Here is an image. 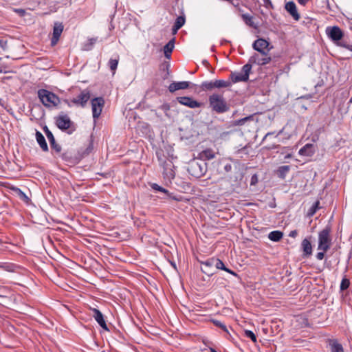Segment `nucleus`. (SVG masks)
<instances>
[{
	"label": "nucleus",
	"instance_id": "f257e3e1",
	"mask_svg": "<svg viewBox=\"0 0 352 352\" xmlns=\"http://www.w3.org/2000/svg\"><path fill=\"white\" fill-rule=\"evenodd\" d=\"M157 157L158 161L160 162V165L163 167V175L164 178L170 182L175 175L174 170V164L173 162L168 159H165V156L163 154V151H157L156 152Z\"/></svg>",
	"mask_w": 352,
	"mask_h": 352
},
{
	"label": "nucleus",
	"instance_id": "f03ea898",
	"mask_svg": "<svg viewBox=\"0 0 352 352\" xmlns=\"http://www.w3.org/2000/svg\"><path fill=\"white\" fill-rule=\"evenodd\" d=\"M37 94L41 103L47 108L56 107L60 103L59 97L47 89H38Z\"/></svg>",
	"mask_w": 352,
	"mask_h": 352
},
{
	"label": "nucleus",
	"instance_id": "7ed1b4c3",
	"mask_svg": "<svg viewBox=\"0 0 352 352\" xmlns=\"http://www.w3.org/2000/svg\"><path fill=\"white\" fill-rule=\"evenodd\" d=\"M209 104L212 111L218 113H222L229 110L223 96L218 94H213L209 96Z\"/></svg>",
	"mask_w": 352,
	"mask_h": 352
},
{
	"label": "nucleus",
	"instance_id": "20e7f679",
	"mask_svg": "<svg viewBox=\"0 0 352 352\" xmlns=\"http://www.w3.org/2000/svg\"><path fill=\"white\" fill-rule=\"evenodd\" d=\"M207 170L206 163L198 162L196 160H191L188 166V172L195 178H200L205 175Z\"/></svg>",
	"mask_w": 352,
	"mask_h": 352
},
{
	"label": "nucleus",
	"instance_id": "39448f33",
	"mask_svg": "<svg viewBox=\"0 0 352 352\" xmlns=\"http://www.w3.org/2000/svg\"><path fill=\"white\" fill-rule=\"evenodd\" d=\"M331 228L327 226L318 233V250L327 252L331 247Z\"/></svg>",
	"mask_w": 352,
	"mask_h": 352
},
{
	"label": "nucleus",
	"instance_id": "423d86ee",
	"mask_svg": "<svg viewBox=\"0 0 352 352\" xmlns=\"http://www.w3.org/2000/svg\"><path fill=\"white\" fill-rule=\"evenodd\" d=\"M252 66L251 64H245L243 66L241 72H231L230 75V82L232 85L239 82H246L249 79L250 73Z\"/></svg>",
	"mask_w": 352,
	"mask_h": 352
},
{
	"label": "nucleus",
	"instance_id": "0eeeda50",
	"mask_svg": "<svg viewBox=\"0 0 352 352\" xmlns=\"http://www.w3.org/2000/svg\"><path fill=\"white\" fill-rule=\"evenodd\" d=\"M90 91L87 89H84L81 91V92L75 98H73L70 100H65V103L69 107H72L73 105L77 107H85L90 99Z\"/></svg>",
	"mask_w": 352,
	"mask_h": 352
},
{
	"label": "nucleus",
	"instance_id": "6e6552de",
	"mask_svg": "<svg viewBox=\"0 0 352 352\" xmlns=\"http://www.w3.org/2000/svg\"><path fill=\"white\" fill-rule=\"evenodd\" d=\"M93 118L96 120L100 116L104 105V100L102 97L94 98L91 101Z\"/></svg>",
	"mask_w": 352,
	"mask_h": 352
},
{
	"label": "nucleus",
	"instance_id": "1a4fd4ad",
	"mask_svg": "<svg viewBox=\"0 0 352 352\" xmlns=\"http://www.w3.org/2000/svg\"><path fill=\"white\" fill-rule=\"evenodd\" d=\"M325 32L333 42L339 41L343 37V32L338 26H329L326 28Z\"/></svg>",
	"mask_w": 352,
	"mask_h": 352
},
{
	"label": "nucleus",
	"instance_id": "9d476101",
	"mask_svg": "<svg viewBox=\"0 0 352 352\" xmlns=\"http://www.w3.org/2000/svg\"><path fill=\"white\" fill-rule=\"evenodd\" d=\"M272 58L270 56L266 55H263L261 56L258 54H253L249 59L248 63L247 64H256L258 65H265L268 64L271 61Z\"/></svg>",
	"mask_w": 352,
	"mask_h": 352
},
{
	"label": "nucleus",
	"instance_id": "9b49d317",
	"mask_svg": "<svg viewBox=\"0 0 352 352\" xmlns=\"http://www.w3.org/2000/svg\"><path fill=\"white\" fill-rule=\"evenodd\" d=\"M177 100L179 104L191 109L199 108L202 106V103L194 100L191 97L180 96L177 98Z\"/></svg>",
	"mask_w": 352,
	"mask_h": 352
},
{
	"label": "nucleus",
	"instance_id": "f8f14e48",
	"mask_svg": "<svg viewBox=\"0 0 352 352\" xmlns=\"http://www.w3.org/2000/svg\"><path fill=\"white\" fill-rule=\"evenodd\" d=\"M56 124L58 129L62 131H65L70 128L72 121L67 115H60L56 119Z\"/></svg>",
	"mask_w": 352,
	"mask_h": 352
},
{
	"label": "nucleus",
	"instance_id": "ddd939ff",
	"mask_svg": "<svg viewBox=\"0 0 352 352\" xmlns=\"http://www.w3.org/2000/svg\"><path fill=\"white\" fill-rule=\"evenodd\" d=\"M269 45V43L263 39V38H258L256 40L252 45V47L254 50L256 51L260 52L262 55H266L267 54L268 50H265Z\"/></svg>",
	"mask_w": 352,
	"mask_h": 352
},
{
	"label": "nucleus",
	"instance_id": "4468645a",
	"mask_svg": "<svg viewBox=\"0 0 352 352\" xmlns=\"http://www.w3.org/2000/svg\"><path fill=\"white\" fill-rule=\"evenodd\" d=\"M63 31V25L61 23L56 22L54 23L53 29V36L51 40V44L52 46L56 45L59 38Z\"/></svg>",
	"mask_w": 352,
	"mask_h": 352
},
{
	"label": "nucleus",
	"instance_id": "2eb2a0df",
	"mask_svg": "<svg viewBox=\"0 0 352 352\" xmlns=\"http://www.w3.org/2000/svg\"><path fill=\"white\" fill-rule=\"evenodd\" d=\"M190 85L192 84L188 81L173 82L168 86V90L170 92L173 93L177 90L186 89L190 87Z\"/></svg>",
	"mask_w": 352,
	"mask_h": 352
},
{
	"label": "nucleus",
	"instance_id": "dca6fc26",
	"mask_svg": "<svg viewBox=\"0 0 352 352\" xmlns=\"http://www.w3.org/2000/svg\"><path fill=\"white\" fill-rule=\"evenodd\" d=\"M43 130L45 133L47 138L48 139L50 146L52 148L56 151V152L59 153L61 151V146L56 142L55 138L54 137L53 133L51 131L47 128V126H45Z\"/></svg>",
	"mask_w": 352,
	"mask_h": 352
},
{
	"label": "nucleus",
	"instance_id": "f3484780",
	"mask_svg": "<svg viewBox=\"0 0 352 352\" xmlns=\"http://www.w3.org/2000/svg\"><path fill=\"white\" fill-rule=\"evenodd\" d=\"M91 311L93 312V317L96 320V322L98 323V324L104 330L109 331V329L107 327V325L106 324V322L104 320L103 314L101 313V311L96 308L91 309Z\"/></svg>",
	"mask_w": 352,
	"mask_h": 352
},
{
	"label": "nucleus",
	"instance_id": "a211bd4d",
	"mask_svg": "<svg viewBox=\"0 0 352 352\" xmlns=\"http://www.w3.org/2000/svg\"><path fill=\"white\" fill-rule=\"evenodd\" d=\"M285 10L290 14L293 19L296 21L300 19V14H298L296 6L293 1H289L285 4Z\"/></svg>",
	"mask_w": 352,
	"mask_h": 352
},
{
	"label": "nucleus",
	"instance_id": "6ab92c4d",
	"mask_svg": "<svg viewBox=\"0 0 352 352\" xmlns=\"http://www.w3.org/2000/svg\"><path fill=\"white\" fill-rule=\"evenodd\" d=\"M328 347L330 352H344L342 345L336 339H329Z\"/></svg>",
	"mask_w": 352,
	"mask_h": 352
},
{
	"label": "nucleus",
	"instance_id": "aec40b11",
	"mask_svg": "<svg viewBox=\"0 0 352 352\" xmlns=\"http://www.w3.org/2000/svg\"><path fill=\"white\" fill-rule=\"evenodd\" d=\"M303 257H309L312 254V245L308 239H304L301 243Z\"/></svg>",
	"mask_w": 352,
	"mask_h": 352
},
{
	"label": "nucleus",
	"instance_id": "412c9836",
	"mask_svg": "<svg viewBox=\"0 0 352 352\" xmlns=\"http://www.w3.org/2000/svg\"><path fill=\"white\" fill-rule=\"evenodd\" d=\"M198 157L203 161L210 160L215 157L214 151L211 148H206L198 154Z\"/></svg>",
	"mask_w": 352,
	"mask_h": 352
},
{
	"label": "nucleus",
	"instance_id": "4be33fe9",
	"mask_svg": "<svg viewBox=\"0 0 352 352\" xmlns=\"http://www.w3.org/2000/svg\"><path fill=\"white\" fill-rule=\"evenodd\" d=\"M35 136L36 142L41 148V149L45 152L48 151V146L43 135L40 131H36Z\"/></svg>",
	"mask_w": 352,
	"mask_h": 352
},
{
	"label": "nucleus",
	"instance_id": "5701e85b",
	"mask_svg": "<svg viewBox=\"0 0 352 352\" xmlns=\"http://www.w3.org/2000/svg\"><path fill=\"white\" fill-rule=\"evenodd\" d=\"M298 153L300 155L311 156L314 153V149L313 144H307L302 148L299 150Z\"/></svg>",
	"mask_w": 352,
	"mask_h": 352
},
{
	"label": "nucleus",
	"instance_id": "b1692460",
	"mask_svg": "<svg viewBox=\"0 0 352 352\" xmlns=\"http://www.w3.org/2000/svg\"><path fill=\"white\" fill-rule=\"evenodd\" d=\"M175 46V39L173 38L168 42L164 47V53L166 58H170V54L173 52Z\"/></svg>",
	"mask_w": 352,
	"mask_h": 352
},
{
	"label": "nucleus",
	"instance_id": "393cba45",
	"mask_svg": "<svg viewBox=\"0 0 352 352\" xmlns=\"http://www.w3.org/2000/svg\"><path fill=\"white\" fill-rule=\"evenodd\" d=\"M10 189L24 202L28 203L30 201V198L26 195V194L23 192L19 188L16 186H12L10 187Z\"/></svg>",
	"mask_w": 352,
	"mask_h": 352
},
{
	"label": "nucleus",
	"instance_id": "a878e982",
	"mask_svg": "<svg viewBox=\"0 0 352 352\" xmlns=\"http://www.w3.org/2000/svg\"><path fill=\"white\" fill-rule=\"evenodd\" d=\"M185 23V17L183 16H179L176 19L175 24L173 27V32L175 34L178 30H179Z\"/></svg>",
	"mask_w": 352,
	"mask_h": 352
},
{
	"label": "nucleus",
	"instance_id": "bb28decb",
	"mask_svg": "<svg viewBox=\"0 0 352 352\" xmlns=\"http://www.w3.org/2000/svg\"><path fill=\"white\" fill-rule=\"evenodd\" d=\"M283 232L280 231H278V230L272 231V232H270V234L268 235V238L271 241H275V242L279 241L283 238Z\"/></svg>",
	"mask_w": 352,
	"mask_h": 352
},
{
	"label": "nucleus",
	"instance_id": "cd10ccee",
	"mask_svg": "<svg viewBox=\"0 0 352 352\" xmlns=\"http://www.w3.org/2000/svg\"><path fill=\"white\" fill-rule=\"evenodd\" d=\"M118 62H119V56H117L114 58H111L109 60L108 65H109L111 71L112 72L113 74H114L116 72V70L118 67Z\"/></svg>",
	"mask_w": 352,
	"mask_h": 352
},
{
	"label": "nucleus",
	"instance_id": "c85d7f7f",
	"mask_svg": "<svg viewBox=\"0 0 352 352\" xmlns=\"http://www.w3.org/2000/svg\"><path fill=\"white\" fill-rule=\"evenodd\" d=\"M241 18L245 23L249 27L255 28L254 23L253 21V16L249 14H242Z\"/></svg>",
	"mask_w": 352,
	"mask_h": 352
},
{
	"label": "nucleus",
	"instance_id": "c756f323",
	"mask_svg": "<svg viewBox=\"0 0 352 352\" xmlns=\"http://www.w3.org/2000/svg\"><path fill=\"white\" fill-rule=\"evenodd\" d=\"M215 88H226L232 86V82L230 80H214Z\"/></svg>",
	"mask_w": 352,
	"mask_h": 352
},
{
	"label": "nucleus",
	"instance_id": "7c9ffc66",
	"mask_svg": "<svg viewBox=\"0 0 352 352\" xmlns=\"http://www.w3.org/2000/svg\"><path fill=\"white\" fill-rule=\"evenodd\" d=\"M290 170V166L288 165L280 166L278 169V177L281 179H285L286 175Z\"/></svg>",
	"mask_w": 352,
	"mask_h": 352
},
{
	"label": "nucleus",
	"instance_id": "2f4dec72",
	"mask_svg": "<svg viewBox=\"0 0 352 352\" xmlns=\"http://www.w3.org/2000/svg\"><path fill=\"white\" fill-rule=\"evenodd\" d=\"M215 82L214 81H205L201 83V88L204 90H212L215 88L214 86Z\"/></svg>",
	"mask_w": 352,
	"mask_h": 352
},
{
	"label": "nucleus",
	"instance_id": "473e14b6",
	"mask_svg": "<svg viewBox=\"0 0 352 352\" xmlns=\"http://www.w3.org/2000/svg\"><path fill=\"white\" fill-rule=\"evenodd\" d=\"M319 201H317L316 202H315L312 206L308 210V212H307V215L309 217H312L314 215V214L316 212V211L318 210V209L319 208Z\"/></svg>",
	"mask_w": 352,
	"mask_h": 352
},
{
	"label": "nucleus",
	"instance_id": "72a5a7b5",
	"mask_svg": "<svg viewBox=\"0 0 352 352\" xmlns=\"http://www.w3.org/2000/svg\"><path fill=\"white\" fill-rule=\"evenodd\" d=\"M252 118H253V116H248V117L243 118L242 119L236 120L235 125H237V126L243 125L247 121L252 120Z\"/></svg>",
	"mask_w": 352,
	"mask_h": 352
},
{
	"label": "nucleus",
	"instance_id": "f704fd0d",
	"mask_svg": "<svg viewBox=\"0 0 352 352\" xmlns=\"http://www.w3.org/2000/svg\"><path fill=\"white\" fill-rule=\"evenodd\" d=\"M349 285H350L349 280L346 278H344L342 280L341 283H340V289L342 291L346 289L349 287Z\"/></svg>",
	"mask_w": 352,
	"mask_h": 352
},
{
	"label": "nucleus",
	"instance_id": "c9c22d12",
	"mask_svg": "<svg viewBox=\"0 0 352 352\" xmlns=\"http://www.w3.org/2000/svg\"><path fill=\"white\" fill-rule=\"evenodd\" d=\"M244 333H245V336L247 338H250L252 340V342H254V343L256 342V337L255 334L252 331L245 330Z\"/></svg>",
	"mask_w": 352,
	"mask_h": 352
},
{
	"label": "nucleus",
	"instance_id": "e433bc0d",
	"mask_svg": "<svg viewBox=\"0 0 352 352\" xmlns=\"http://www.w3.org/2000/svg\"><path fill=\"white\" fill-rule=\"evenodd\" d=\"M214 266L217 268V269H220V270H225L226 269V266L224 265V263H223V261L219 258H215V261H214Z\"/></svg>",
	"mask_w": 352,
	"mask_h": 352
},
{
	"label": "nucleus",
	"instance_id": "4c0bfd02",
	"mask_svg": "<svg viewBox=\"0 0 352 352\" xmlns=\"http://www.w3.org/2000/svg\"><path fill=\"white\" fill-rule=\"evenodd\" d=\"M151 188L155 190L162 192L165 194H168V191L166 189L162 188V186H159L157 184H153L151 185Z\"/></svg>",
	"mask_w": 352,
	"mask_h": 352
},
{
	"label": "nucleus",
	"instance_id": "58836bf2",
	"mask_svg": "<svg viewBox=\"0 0 352 352\" xmlns=\"http://www.w3.org/2000/svg\"><path fill=\"white\" fill-rule=\"evenodd\" d=\"M215 258H210L206 260V261L201 262V264L206 267H211L214 265Z\"/></svg>",
	"mask_w": 352,
	"mask_h": 352
},
{
	"label": "nucleus",
	"instance_id": "ea45409f",
	"mask_svg": "<svg viewBox=\"0 0 352 352\" xmlns=\"http://www.w3.org/2000/svg\"><path fill=\"white\" fill-rule=\"evenodd\" d=\"M0 267L4 269L6 271L12 272L13 271V266L9 263H3L0 265Z\"/></svg>",
	"mask_w": 352,
	"mask_h": 352
},
{
	"label": "nucleus",
	"instance_id": "a19ab883",
	"mask_svg": "<svg viewBox=\"0 0 352 352\" xmlns=\"http://www.w3.org/2000/svg\"><path fill=\"white\" fill-rule=\"evenodd\" d=\"M264 3V6L266 8L270 9L273 8L272 3L270 0H263Z\"/></svg>",
	"mask_w": 352,
	"mask_h": 352
},
{
	"label": "nucleus",
	"instance_id": "79ce46f5",
	"mask_svg": "<svg viewBox=\"0 0 352 352\" xmlns=\"http://www.w3.org/2000/svg\"><path fill=\"white\" fill-rule=\"evenodd\" d=\"M223 169L226 173H228L231 171L232 170V164L230 163H226L223 166Z\"/></svg>",
	"mask_w": 352,
	"mask_h": 352
},
{
	"label": "nucleus",
	"instance_id": "37998d69",
	"mask_svg": "<svg viewBox=\"0 0 352 352\" xmlns=\"http://www.w3.org/2000/svg\"><path fill=\"white\" fill-rule=\"evenodd\" d=\"M324 252H324V251L318 252L316 256V258L318 260H322L324 258Z\"/></svg>",
	"mask_w": 352,
	"mask_h": 352
},
{
	"label": "nucleus",
	"instance_id": "c03bdc74",
	"mask_svg": "<svg viewBox=\"0 0 352 352\" xmlns=\"http://www.w3.org/2000/svg\"><path fill=\"white\" fill-rule=\"evenodd\" d=\"M214 323L215 324L216 326L219 327L223 329H226V326L223 323H221L220 321L216 320V321H214Z\"/></svg>",
	"mask_w": 352,
	"mask_h": 352
},
{
	"label": "nucleus",
	"instance_id": "a18cd8bd",
	"mask_svg": "<svg viewBox=\"0 0 352 352\" xmlns=\"http://www.w3.org/2000/svg\"><path fill=\"white\" fill-rule=\"evenodd\" d=\"M298 235V232L297 230H292L289 234V236L290 237H292V238H295L296 237V236Z\"/></svg>",
	"mask_w": 352,
	"mask_h": 352
},
{
	"label": "nucleus",
	"instance_id": "49530a36",
	"mask_svg": "<svg viewBox=\"0 0 352 352\" xmlns=\"http://www.w3.org/2000/svg\"><path fill=\"white\" fill-rule=\"evenodd\" d=\"M226 272L230 273V274L234 276H238L236 272H234V271L226 267L225 270Z\"/></svg>",
	"mask_w": 352,
	"mask_h": 352
},
{
	"label": "nucleus",
	"instance_id": "de8ad7c7",
	"mask_svg": "<svg viewBox=\"0 0 352 352\" xmlns=\"http://www.w3.org/2000/svg\"><path fill=\"white\" fill-rule=\"evenodd\" d=\"M309 1V0H298V2L302 6H305Z\"/></svg>",
	"mask_w": 352,
	"mask_h": 352
},
{
	"label": "nucleus",
	"instance_id": "09e8293b",
	"mask_svg": "<svg viewBox=\"0 0 352 352\" xmlns=\"http://www.w3.org/2000/svg\"><path fill=\"white\" fill-rule=\"evenodd\" d=\"M96 40H97L96 38H92L89 40V42L91 45H93L96 42Z\"/></svg>",
	"mask_w": 352,
	"mask_h": 352
},
{
	"label": "nucleus",
	"instance_id": "8fccbe9b",
	"mask_svg": "<svg viewBox=\"0 0 352 352\" xmlns=\"http://www.w3.org/2000/svg\"><path fill=\"white\" fill-rule=\"evenodd\" d=\"M274 135V132H272V133H267L265 135V137H264V138H263V140H265V139H267V138H269V137H270L271 135Z\"/></svg>",
	"mask_w": 352,
	"mask_h": 352
},
{
	"label": "nucleus",
	"instance_id": "3c124183",
	"mask_svg": "<svg viewBox=\"0 0 352 352\" xmlns=\"http://www.w3.org/2000/svg\"><path fill=\"white\" fill-rule=\"evenodd\" d=\"M282 130H280L276 135L275 137L277 138L281 133H282Z\"/></svg>",
	"mask_w": 352,
	"mask_h": 352
},
{
	"label": "nucleus",
	"instance_id": "603ef678",
	"mask_svg": "<svg viewBox=\"0 0 352 352\" xmlns=\"http://www.w3.org/2000/svg\"><path fill=\"white\" fill-rule=\"evenodd\" d=\"M291 156H292V155H291L290 154H288V155H287L285 156V158H289V157H291Z\"/></svg>",
	"mask_w": 352,
	"mask_h": 352
},
{
	"label": "nucleus",
	"instance_id": "864d4df0",
	"mask_svg": "<svg viewBox=\"0 0 352 352\" xmlns=\"http://www.w3.org/2000/svg\"><path fill=\"white\" fill-rule=\"evenodd\" d=\"M171 265H172V266H173V267H174L175 269H176V265H175V263H171Z\"/></svg>",
	"mask_w": 352,
	"mask_h": 352
},
{
	"label": "nucleus",
	"instance_id": "5fc2aeb1",
	"mask_svg": "<svg viewBox=\"0 0 352 352\" xmlns=\"http://www.w3.org/2000/svg\"><path fill=\"white\" fill-rule=\"evenodd\" d=\"M210 351L211 352H217L216 350H214V349H210Z\"/></svg>",
	"mask_w": 352,
	"mask_h": 352
},
{
	"label": "nucleus",
	"instance_id": "6e6d98bb",
	"mask_svg": "<svg viewBox=\"0 0 352 352\" xmlns=\"http://www.w3.org/2000/svg\"><path fill=\"white\" fill-rule=\"evenodd\" d=\"M234 162L235 164H238V162H237V161H234Z\"/></svg>",
	"mask_w": 352,
	"mask_h": 352
},
{
	"label": "nucleus",
	"instance_id": "4d7b16f0",
	"mask_svg": "<svg viewBox=\"0 0 352 352\" xmlns=\"http://www.w3.org/2000/svg\"><path fill=\"white\" fill-rule=\"evenodd\" d=\"M0 72H2V70H1V69H0Z\"/></svg>",
	"mask_w": 352,
	"mask_h": 352
}]
</instances>
